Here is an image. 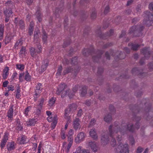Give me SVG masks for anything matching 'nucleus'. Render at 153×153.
Wrapping results in <instances>:
<instances>
[{"instance_id": "obj_1", "label": "nucleus", "mask_w": 153, "mask_h": 153, "mask_svg": "<svg viewBox=\"0 0 153 153\" xmlns=\"http://www.w3.org/2000/svg\"><path fill=\"white\" fill-rule=\"evenodd\" d=\"M146 102V99L143 100L141 102L140 101L138 102L137 103L138 106L137 107H134L132 110V111L133 113L132 120L136 122L134 126L133 124L132 123H128L127 125H126L124 121H123L120 125L119 123V126L121 127V126L122 123L123 122H124L125 125V128L127 131V134H127L128 133V131L131 132L133 133L136 130H138L140 128V125L139 122L141 118L140 117L137 116V115L135 114L136 113L140 112L139 109H140L141 108V109L140 110L141 111V109L142 108H143L144 106H145L144 112L145 113H146V114L147 116H148L147 115V113L151 109V105L149 104H147V105H148V106H146V105L147 104Z\"/></svg>"}, {"instance_id": "obj_2", "label": "nucleus", "mask_w": 153, "mask_h": 153, "mask_svg": "<svg viewBox=\"0 0 153 153\" xmlns=\"http://www.w3.org/2000/svg\"><path fill=\"white\" fill-rule=\"evenodd\" d=\"M121 127L119 126V122L117 121L114 122L113 124L110 125L108 127L109 135L112 138L110 143L112 146L114 147L116 145V141L114 137L118 132L123 135L127 134V131L125 128V125L123 122Z\"/></svg>"}, {"instance_id": "obj_3", "label": "nucleus", "mask_w": 153, "mask_h": 153, "mask_svg": "<svg viewBox=\"0 0 153 153\" xmlns=\"http://www.w3.org/2000/svg\"><path fill=\"white\" fill-rule=\"evenodd\" d=\"M103 53L102 51L100 50H98L96 52L93 49L91 50L88 48L85 49L82 51L83 55L85 56H87L91 54L94 61L95 62L99 61Z\"/></svg>"}, {"instance_id": "obj_4", "label": "nucleus", "mask_w": 153, "mask_h": 153, "mask_svg": "<svg viewBox=\"0 0 153 153\" xmlns=\"http://www.w3.org/2000/svg\"><path fill=\"white\" fill-rule=\"evenodd\" d=\"M143 15L145 18L143 20V23L148 26L151 25L153 22V14L149 11L144 12Z\"/></svg>"}, {"instance_id": "obj_5", "label": "nucleus", "mask_w": 153, "mask_h": 153, "mask_svg": "<svg viewBox=\"0 0 153 153\" xmlns=\"http://www.w3.org/2000/svg\"><path fill=\"white\" fill-rule=\"evenodd\" d=\"M144 28L142 25L133 26L129 30V33H133L135 36H140L142 35V31Z\"/></svg>"}, {"instance_id": "obj_6", "label": "nucleus", "mask_w": 153, "mask_h": 153, "mask_svg": "<svg viewBox=\"0 0 153 153\" xmlns=\"http://www.w3.org/2000/svg\"><path fill=\"white\" fill-rule=\"evenodd\" d=\"M77 107V105L76 104H72L69 105L68 107L65 109L64 118L65 119L68 120V121H69V123L71 121L70 116V113L71 112H73L75 111Z\"/></svg>"}, {"instance_id": "obj_7", "label": "nucleus", "mask_w": 153, "mask_h": 153, "mask_svg": "<svg viewBox=\"0 0 153 153\" xmlns=\"http://www.w3.org/2000/svg\"><path fill=\"white\" fill-rule=\"evenodd\" d=\"M127 144L123 145L120 143L116 149V153H129Z\"/></svg>"}, {"instance_id": "obj_8", "label": "nucleus", "mask_w": 153, "mask_h": 153, "mask_svg": "<svg viewBox=\"0 0 153 153\" xmlns=\"http://www.w3.org/2000/svg\"><path fill=\"white\" fill-rule=\"evenodd\" d=\"M143 71V70L135 68L132 69L131 73L133 75H137L140 78H143L147 75L146 73Z\"/></svg>"}, {"instance_id": "obj_9", "label": "nucleus", "mask_w": 153, "mask_h": 153, "mask_svg": "<svg viewBox=\"0 0 153 153\" xmlns=\"http://www.w3.org/2000/svg\"><path fill=\"white\" fill-rule=\"evenodd\" d=\"M142 53L144 56V57L141 58L140 61V63L141 65L143 64L144 63L145 58L148 59L150 57V52L148 48H145L141 51Z\"/></svg>"}, {"instance_id": "obj_10", "label": "nucleus", "mask_w": 153, "mask_h": 153, "mask_svg": "<svg viewBox=\"0 0 153 153\" xmlns=\"http://www.w3.org/2000/svg\"><path fill=\"white\" fill-rule=\"evenodd\" d=\"M114 30L112 29L110 30L109 32L107 33V34H102L101 31L99 29L98 31H96V34L99 36L100 38L105 39L110 36H111L114 33Z\"/></svg>"}, {"instance_id": "obj_11", "label": "nucleus", "mask_w": 153, "mask_h": 153, "mask_svg": "<svg viewBox=\"0 0 153 153\" xmlns=\"http://www.w3.org/2000/svg\"><path fill=\"white\" fill-rule=\"evenodd\" d=\"M36 45L37 47V48L39 50L38 51L35 50V49L33 47H31L30 48V54L31 56L33 57H35V54L36 53H41L42 51L41 46L40 43H39V42H38L37 44H36Z\"/></svg>"}, {"instance_id": "obj_12", "label": "nucleus", "mask_w": 153, "mask_h": 153, "mask_svg": "<svg viewBox=\"0 0 153 153\" xmlns=\"http://www.w3.org/2000/svg\"><path fill=\"white\" fill-rule=\"evenodd\" d=\"M14 23L16 26L17 25H19L20 29L23 30L25 29V24L23 20L22 19L18 20V18L16 17L15 18Z\"/></svg>"}, {"instance_id": "obj_13", "label": "nucleus", "mask_w": 153, "mask_h": 153, "mask_svg": "<svg viewBox=\"0 0 153 153\" xmlns=\"http://www.w3.org/2000/svg\"><path fill=\"white\" fill-rule=\"evenodd\" d=\"M85 137V135L83 132H80L77 135L76 137L75 138V141L77 143H79L83 141Z\"/></svg>"}, {"instance_id": "obj_14", "label": "nucleus", "mask_w": 153, "mask_h": 153, "mask_svg": "<svg viewBox=\"0 0 153 153\" xmlns=\"http://www.w3.org/2000/svg\"><path fill=\"white\" fill-rule=\"evenodd\" d=\"M88 146L94 152H96L97 150V147L94 141L90 140L88 142Z\"/></svg>"}, {"instance_id": "obj_15", "label": "nucleus", "mask_w": 153, "mask_h": 153, "mask_svg": "<svg viewBox=\"0 0 153 153\" xmlns=\"http://www.w3.org/2000/svg\"><path fill=\"white\" fill-rule=\"evenodd\" d=\"M67 87V85L65 83H61L59 86L58 89L56 91V94L58 95H59L61 92Z\"/></svg>"}, {"instance_id": "obj_16", "label": "nucleus", "mask_w": 153, "mask_h": 153, "mask_svg": "<svg viewBox=\"0 0 153 153\" xmlns=\"http://www.w3.org/2000/svg\"><path fill=\"white\" fill-rule=\"evenodd\" d=\"M109 137L107 134L103 135L101 138V143L103 145L107 144L109 141Z\"/></svg>"}, {"instance_id": "obj_17", "label": "nucleus", "mask_w": 153, "mask_h": 153, "mask_svg": "<svg viewBox=\"0 0 153 153\" xmlns=\"http://www.w3.org/2000/svg\"><path fill=\"white\" fill-rule=\"evenodd\" d=\"M79 122V119L78 118H76L74 121V127L75 130H76L80 128Z\"/></svg>"}, {"instance_id": "obj_18", "label": "nucleus", "mask_w": 153, "mask_h": 153, "mask_svg": "<svg viewBox=\"0 0 153 153\" xmlns=\"http://www.w3.org/2000/svg\"><path fill=\"white\" fill-rule=\"evenodd\" d=\"M8 139V136L6 134H5L4 136L3 139H2L1 143L0 146L1 148H3L7 142Z\"/></svg>"}, {"instance_id": "obj_19", "label": "nucleus", "mask_w": 153, "mask_h": 153, "mask_svg": "<svg viewBox=\"0 0 153 153\" xmlns=\"http://www.w3.org/2000/svg\"><path fill=\"white\" fill-rule=\"evenodd\" d=\"M104 120L107 123L111 122L112 120V117L110 113L107 114L104 117Z\"/></svg>"}, {"instance_id": "obj_20", "label": "nucleus", "mask_w": 153, "mask_h": 153, "mask_svg": "<svg viewBox=\"0 0 153 153\" xmlns=\"http://www.w3.org/2000/svg\"><path fill=\"white\" fill-rule=\"evenodd\" d=\"M42 89V84L39 83L36 86L35 95L36 96L38 95L39 94L41 93Z\"/></svg>"}, {"instance_id": "obj_21", "label": "nucleus", "mask_w": 153, "mask_h": 153, "mask_svg": "<svg viewBox=\"0 0 153 153\" xmlns=\"http://www.w3.org/2000/svg\"><path fill=\"white\" fill-rule=\"evenodd\" d=\"M26 137L24 135H22L20 137L17 139L19 143L20 144H23L26 143Z\"/></svg>"}, {"instance_id": "obj_22", "label": "nucleus", "mask_w": 153, "mask_h": 153, "mask_svg": "<svg viewBox=\"0 0 153 153\" xmlns=\"http://www.w3.org/2000/svg\"><path fill=\"white\" fill-rule=\"evenodd\" d=\"M89 133L90 135L94 139L97 140V136L94 129H91Z\"/></svg>"}, {"instance_id": "obj_23", "label": "nucleus", "mask_w": 153, "mask_h": 153, "mask_svg": "<svg viewBox=\"0 0 153 153\" xmlns=\"http://www.w3.org/2000/svg\"><path fill=\"white\" fill-rule=\"evenodd\" d=\"M46 62L45 63H44V64H43L42 65L41 68L39 70V73H42L46 69L47 67L48 64V62L47 60H46Z\"/></svg>"}, {"instance_id": "obj_24", "label": "nucleus", "mask_w": 153, "mask_h": 153, "mask_svg": "<svg viewBox=\"0 0 153 153\" xmlns=\"http://www.w3.org/2000/svg\"><path fill=\"white\" fill-rule=\"evenodd\" d=\"M6 8L8 9H12L14 7L13 3L10 1H7L5 4Z\"/></svg>"}, {"instance_id": "obj_25", "label": "nucleus", "mask_w": 153, "mask_h": 153, "mask_svg": "<svg viewBox=\"0 0 153 153\" xmlns=\"http://www.w3.org/2000/svg\"><path fill=\"white\" fill-rule=\"evenodd\" d=\"M13 105H11L8 112L7 116L9 118H12L13 116Z\"/></svg>"}, {"instance_id": "obj_26", "label": "nucleus", "mask_w": 153, "mask_h": 153, "mask_svg": "<svg viewBox=\"0 0 153 153\" xmlns=\"http://www.w3.org/2000/svg\"><path fill=\"white\" fill-rule=\"evenodd\" d=\"M39 31H35L34 33V40L35 42H35V43H36V44H37L38 42H39Z\"/></svg>"}, {"instance_id": "obj_27", "label": "nucleus", "mask_w": 153, "mask_h": 153, "mask_svg": "<svg viewBox=\"0 0 153 153\" xmlns=\"http://www.w3.org/2000/svg\"><path fill=\"white\" fill-rule=\"evenodd\" d=\"M4 13L6 16H10L12 12L11 9L6 8L4 11Z\"/></svg>"}, {"instance_id": "obj_28", "label": "nucleus", "mask_w": 153, "mask_h": 153, "mask_svg": "<svg viewBox=\"0 0 153 153\" xmlns=\"http://www.w3.org/2000/svg\"><path fill=\"white\" fill-rule=\"evenodd\" d=\"M81 90V96L82 97H84L86 94L87 93V89L86 86L82 87Z\"/></svg>"}, {"instance_id": "obj_29", "label": "nucleus", "mask_w": 153, "mask_h": 153, "mask_svg": "<svg viewBox=\"0 0 153 153\" xmlns=\"http://www.w3.org/2000/svg\"><path fill=\"white\" fill-rule=\"evenodd\" d=\"M63 10V8H61L60 9L56 8L55 10L54 15L56 18H58L59 16V13L61 12Z\"/></svg>"}, {"instance_id": "obj_30", "label": "nucleus", "mask_w": 153, "mask_h": 153, "mask_svg": "<svg viewBox=\"0 0 153 153\" xmlns=\"http://www.w3.org/2000/svg\"><path fill=\"white\" fill-rule=\"evenodd\" d=\"M73 71V68L71 67H69L65 68V69L64 70L63 74L64 75L70 73Z\"/></svg>"}, {"instance_id": "obj_31", "label": "nucleus", "mask_w": 153, "mask_h": 153, "mask_svg": "<svg viewBox=\"0 0 153 153\" xmlns=\"http://www.w3.org/2000/svg\"><path fill=\"white\" fill-rule=\"evenodd\" d=\"M128 46H131V49L134 51H137L138 48L140 46V45L138 44H134L132 43L128 44Z\"/></svg>"}, {"instance_id": "obj_32", "label": "nucleus", "mask_w": 153, "mask_h": 153, "mask_svg": "<svg viewBox=\"0 0 153 153\" xmlns=\"http://www.w3.org/2000/svg\"><path fill=\"white\" fill-rule=\"evenodd\" d=\"M73 153H90L89 151L88 150H85L84 151L82 150L81 149L80 147L77 148V150L76 151V152H74Z\"/></svg>"}, {"instance_id": "obj_33", "label": "nucleus", "mask_w": 153, "mask_h": 153, "mask_svg": "<svg viewBox=\"0 0 153 153\" xmlns=\"http://www.w3.org/2000/svg\"><path fill=\"white\" fill-rule=\"evenodd\" d=\"M23 40L21 39H19L16 42L14 45V47L16 48L17 47L21 46L23 44Z\"/></svg>"}, {"instance_id": "obj_34", "label": "nucleus", "mask_w": 153, "mask_h": 153, "mask_svg": "<svg viewBox=\"0 0 153 153\" xmlns=\"http://www.w3.org/2000/svg\"><path fill=\"white\" fill-rule=\"evenodd\" d=\"M37 120L35 119H32L30 120L29 123L27 125L28 126H31L34 125L37 121Z\"/></svg>"}, {"instance_id": "obj_35", "label": "nucleus", "mask_w": 153, "mask_h": 153, "mask_svg": "<svg viewBox=\"0 0 153 153\" xmlns=\"http://www.w3.org/2000/svg\"><path fill=\"white\" fill-rule=\"evenodd\" d=\"M109 52V53L108 51L106 52L105 53V56L106 57V59L108 60L110 59L109 53L111 55H113V51L111 50Z\"/></svg>"}, {"instance_id": "obj_36", "label": "nucleus", "mask_w": 153, "mask_h": 153, "mask_svg": "<svg viewBox=\"0 0 153 153\" xmlns=\"http://www.w3.org/2000/svg\"><path fill=\"white\" fill-rule=\"evenodd\" d=\"M16 97L17 98H19L20 97V89L19 87H18L17 88V90L16 91Z\"/></svg>"}, {"instance_id": "obj_37", "label": "nucleus", "mask_w": 153, "mask_h": 153, "mask_svg": "<svg viewBox=\"0 0 153 153\" xmlns=\"http://www.w3.org/2000/svg\"><path fill=\"white\" fill-rule=\"evenodd\" d=\"M56 100L55 98L53 97L51 98L50 99L49 101L48 105L50 106H53Z\"/></svg>"}, {"instance_id": "obj_38", "label": "nucleus", "mask_w": 153, "mask_h": 153, "mask_svg": "<svg viewBox=\"0 0 153 153\" xmlns=\"http://www.w3.org/2000/svg\"><path fill=\"white\" fill-rule=\"evenodd\" d=\"M4 27V26L3 25H0V37H2L3 36Z\"/></svg>"}, {"instance_id": "obj_39", "label": "nucleus", "mask_w": 153, "mask_h": 153, "mask_svg": "<svg viewBox=\"0 0 153 153\" xmlns=\"http://www.w3.org/2000/svg\"><path fill=\"white\" fill-rule=\"evenodd\" d=\"M47 34L46 33L45 31H43L42 39L43 41L44 42V43H45L47 41Z\"/></svg>"}, {"instance_id": "obj_40", "label": "nucleus", "mask_w": 153, "mask_h": 153, "mask_svg": "<svg viewBox=\"0 0 153 153\" xmlns=\"http://www.w3.org/2000/svg\"><path fill=\"white\" fill-rule=\"evenodd\" d=\"M25 79L27 81H30L31 80V76L29 75V74L27 71L26 74L25 76Z\"/></svg>"}, {"instance_id": "obj_41", "label": "nucleus", "mask_w": 153, "mask_h": 153, "mask_svg": "<svg viewBox=\"0 0 153 153\" xmlns=\"http://www.w3.org/2000/svg\"><path fill=\"white\" fill-rule=\"evenodd\" d=\"M14 149V142H12L10 144V146L7 149L8 151H10Z\"/></svg>"}, {"instance_id": "obj_42", "label": "nucleus", "mask_w": 153, "mask_h": 153, "mask_svg": "<svg viewBox=\"0 0 153 153\" xmlns=\"http://www.w3.org/2000/svg\"><path fill=\"white\" fill-rule=\"evenodd\" d=\"M110 111L112 114H114L115 112V110L114 106L112 105H110L109 107Z\"/></svg>"}, {"instance_id": "obj_43", "label": "nucleus", "mask_w": 153, "mask_h": 153, "mask_svg": "<svg viewBox=\"0 0 153 153\" xmlns=\"http://www.w3.org/2000/svg\"><path fill=\"white\" fill-rule=\"evenodd\" d=\"M44 102V98H42L41 99L40 101H39V103L38 105L39 107H40V108H42Z\"/></svg>"}, {"instance_id": "obj_44", "label": "nucleus", "mask_w": 153, "mask_h": 153, "mask_svg": "<svg viewBox=\"0 0 153 153\" xmlns=\"http://www.w3.org/2000/svg\"><path fill=\"white\" fill-rule=\"evenodd\" d=\"M148 68L150 71H153V63L150 62L148 65Z\"/></svg>"}, {"instance_id": "obj_45", "label": "nucleus", "mask_w": 153, "mask_h": 153, "mask_svg": "<svg viewBox=\"0 0 153 153\" xmlns=\"http://www.w3.org/2000/svg\"><path fill=\"white\" fill-rule=\"evenodd\" d=\"M36 17L38 19L39 21L40 22L41 21V14L39 13V11H37L36 13Z\"/></svg>"}, {"instance_id": "obj_46", "label": "nucleus", "mask_w": 153, "mask_h": 153, "mask_svg": "<svg viewBox=\"0 0 153 153\" xmlns=\"http://www.w3.org/2000/svg\"><path fill=\"white\" fill-rule=\"evenodd\" d=\"M26 51V50L25 48L24 47L22 46L20 50V51L19 53V54L20 55L23 54H25Z\"/></svg>"}, {"instance_id": "obj_47", "label": "nucleus", "mask_w": 153, "mask_h": 153, "mask_svg": "<svg viewBox=\"0 0 153 153\" xmlns=\"http://www.w3.org/2000/svg\"><path fill=\"white\" fill-rule=\"evenodd\" d=\"M16 67L17 69L22 70L24 68V65L23 64H16Z\"/></svg>"}, {"instance_id": "obj_48", "label": "nucleus", "mask_w": 153, "mask_h": 153, "mask_svg": "<svg viewBox=\"0 0 153 153\" xmlns=\"http://www.w3.org/2000/svg\"><path fill=\"white\" fill-rule=\"evenodd\" d=\"M71 64L73 65H75L77 63V58L75 57L72 59L71 61Z\"/></svg>"}, {"instance_id": "obj_49", "label": "nucleus", "mask_w": 153, "mask_h": 153, "mask_svg": "<svg viewBox=\"0 0 153 153\" xmlns=\"http://www.w3.org/2000/svg\"><path fill=\"white\" fill-rule=\"evenodd\" d=\"M96 121L94 119H92L90 122L89 125V127H91V126H93L94 125V124H95Z\"/></svg>"}, {"instance_id": "obj_50", "label": "nucleus", "mask_w": 153, "mask_h": 153, "mask_svg": "<svg viewBox=\"0 0 153 153\" xmlns=\"http://www.w3.org/2000/svg\"><path fill=\"white\" fill-rule=\"evenodd\" d=\"M143 150V148L141 147H138L136 151V153H141Z\"/></svg>"}, {"instance_id": "obj_51", "label": "nucleus", "mask_w": 153, "mask_h": 153, "mask_svg": "<svg viewBox=\"0 0 153 153\" xmlns=\"http://www.w3.org/2000/svg\"><path fill=\"white\" fill-rule=\"evenodd\" d=\"M91 17L92 19H95L96 17V13L95 11H93L91 14Z\"/></svg>"}, {"instance_id": "obj_52", "label": "nucleus", "mask_w": 153, "mask_h": 153, "mask_svg": "<svg viewBox=\"0 0 153 153\" xmlns=\"http://www.w3.org/2000/svg\"><path fill=\"white\" fill-rule=\"evenodd\" d=\"M80 88V86H79L78 85H75L74 87V88L73 89V92H76L77 91V90L79 88Z\"/></svg>"}, {"instance_id": "obj_53", "label": "nucleus", "mask_w": 153, "mask_h": 153, "mask_svg": "<svg viewBox=\"0 0 153 153\" xmlns=\"http://www.w3.org/2000/svg\"><path fill=\"white\" fill-rule=\"evenodd\" d=\"M112 45V44L111 43H107L103 45V48H106L109 47L111 46Z\"/></svg>"}, {"instance_id": "obj_54", "label": "nucleus", "mask_w": 153, "mask_h": 153, "mask_svg": "<svg viewBox=\"0 0 153 153\" xmlns=\"http://www.w3.org/2000/svg\"><path fill=\"white\" fill-rule=\"evenodd\" d=\"M84 104L88 106H90L92 104L91 100H86Z\"/></svg>"}, {"instance_id": "obj_55", "label": "nucleus", "mask_w": 153, "mask_h": 153, "mask_svg": "<svg viewBox=\"0 0 153 153\" xmlns=\"http://www.w3.org/2000/svg\"><path fill=\"white\" fill-rule=\"evenodd\" d=\"M103 71V69L102 68H98L97 74H98L101 75Z\"/></svg>"}, {"instance_id": "obj_56", "label": "nucleus", "mask_w": 153, "mask_h": 153, "mask_svg": "<svg viewBox=\"0 0 153 153\" xmlns=\"http://www.w3.org/2000/svg\"><path fill=\"white\" fill-rule=\"evenodd\" d=\"M62 66L61 65L58 68L57 70V74L58 75H60L62 71Z\"/></svg>"}, {"instance_id": "obj_57", "label": "nucleus", "mask_w": 153, "mask_h": 153, "mask_svg": "<svg viewBox=\"0 0 153 153\" xmlns=\"http://www.w3.org/2000/svg\"><path fill=\"white\" fill-rule=\"evenodd\" d=\"M82 111L81 109H80L78 111L77 114V116L79 117H80L82 114Z\"/></svg>"}, {"instance_id": "obj_58", "label": "nucleus", "mask_w": 153, "mask_h": 153, "mask_svg": "<svg viewBox=\"0 0 153 153\" xmlns=\"http://www.w3.org/2000/svg\"><path fill=\"white\" fill-rule=\"evenodd\" d=\"M110 8L108 6H107L104 10V13L105 14H107L109 11Z\"/></svg>"}, {"instance_id": "obj_59", "label": "nucleus", "mask_w": 153, "mask_h": 153, "mask_svg": "<svg viewBox=\"0 0 153 153\" xmlns=\"http://www.w3.org/2000/svg\"><path fill=\"white\" fill-rule=\"evenodd\" d=\"M72 144V143L71 142H69V143L68 144V145L67 147V152H69V149L70 148Z\"/></svg>"}, {"instance_id": "obj_60", "label": "nucleus", "mask_w": 153, "mask_h": 153, "mask_svg": "<svg viewBox=\"0 0 153 153\" xmlns=\"http://www.w3.org/2000/svg\"><path fill=\"white\" fill-rule=\"evenodd\" d=\"M57 123V121H55L53 122L52 123H51V127L52 128V129H54L55 127L56 126V125Z\"/></svg>"}, {"instance_id": "obj_61", "label": "nucleus", "mask_w": 153, "mask_h": 153, "mask_svg": "<svg viewBox=\"0 0 153 153\" xmlns=\"http://www.w3.org/2000/svg\"><path fill=\"white\" fill-rule=\"evenodd\" d=\"M61 138L62 139H64L66 138L65 132L63 130H62L61 133Z\"/></svg>"}, {"instance_id": "obj_62", "label": "nucleus", "mask_w": 153, "mask_h": 153, "mask_svg": "<svg viewBox=\"0 0 153 153\" xmlns=\"http://www.w3.org/2000/svg\"><path fill=\"white\" fill-rule=\"evenodd\" d=\"M9 70L8 67H6L4 69L3 71V74H7L8 75V72Z\"/></svg>"}, {"instance_id": "obj_63", "label": "nucleus", "mask_w": 153, "mask_h": 153, "mask_svg": "<svg viewBox=\"0 0 153 153\" xmlns=\"http://www.w3.org/2000/svg\"><path fill=\"white\" fill-rule=\"evenodd\" d=\"M42 108H40V107H38V109L36 111V113L37 115H39L41 113V110Z\"/></svg>"}, {"instance_id": "obj_64", "label": "nucleus", "mask_w": 153, "mask_h": 153, "mask_svg": "<svg viewBox=\"0 0 153 153\" xmlns=\"http://www.w3.org/2000/svg\"><path fill=\"white\" fill-rule=\"evenodd\" d=\"M149 7L151 10H153V3H151L149 5Z\"/></svg>"}]
</instances>
